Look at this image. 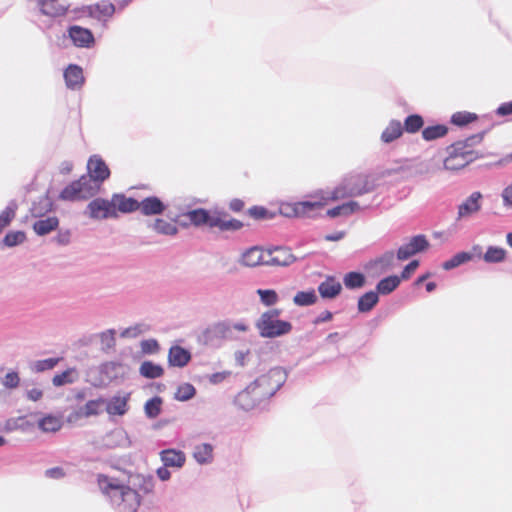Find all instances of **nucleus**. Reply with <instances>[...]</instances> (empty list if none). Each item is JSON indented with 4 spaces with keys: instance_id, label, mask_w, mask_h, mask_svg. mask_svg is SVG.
<instances>
[{
    "instance_id": "nucleus-1",
    "label": "nucleus",
    "mask_w": 512,
    "mask_h": 512,
    "mask_svg": "<svg viewBox=\"0 0 512 512\" xmlns=\"http://www.w3.org/2000/svg\"><path fill=\"white\" fill-rule=\"evenodd\" d=\"M97 482L101 493L115 512H137L141 504V496L135 489L104 474L97 476Z\"/></svg>"
},
{
    "instance_id": "nucleus-2",
    "label": "nucleus",
    "mask_w": 512,
    "mask_h": 512,
    "mask_svg": "<svg viewBox=\"0 0 512 512\" xmlns=\"http://www.w3.org/2000/svg\"><path fill=\"white\" fill-rule=\"evenodd\" d=\"M376 188L375 179L367 174L353 173L345 176L333 189L321 191V200L326 204L328 201H337L344 198H352L372 192Z\"/></svg>"
},
{
    "instance_id": "nucleus-3",
    "label": "nucleus",
    "mask_w": 512,
    "mask_h": 512,
    "mask_svg": "<svg viewBox=\"0 0 512 512\" xmlns=\"http://www.w3.org/2000/svg\"><path fill=\"white\" fill-rule=\"evenodd\" d=\"M483 136L484 133H478L448 146L447 157L443 160L444 169L456 171L476 160L479 154L473 147L483 140Z\"/></svg>"
},
{
    "instance_id": "nucleus-4",
    "label": "nucleus",
    "mask_w": 512,
    "mask_h": 512,
    "mask_svg": "<svg viewBox=\"0 0 512 512\" xmlns=\"http://www.w3.org/2000/svg\"><path fill=\"white\" fill-rule=\"evenodd\" d=\"M280 313L279 309H271L260 316L256 322V328L260 336L276 338L291 332L292 324L288 321L280 320Z\"/></svg>"
},
{
    "instance_id": "nucleus-5",
    "label": "nucleus",
    "mask_w": 512,
    "mask_h": 512,
    "mask_svg": "<svg viewBox=\"0 0 512 512\" xmlns=\"http://www.w3.org/2000/svg\"><path fill=\"white\" fill-rule=\"evenodd\" d=\"M288 377L287 372L281 367H274L266 374L255 379V385H264L266 395H275V393L284 385Z\"/></svg>"
},
{
    "instance_id": "nucleus-6",
    "label": "nucleus",
    "mask_w": 512,
    "mask_h": 512,
    "mask_svg": "<svg viewBox=\"0 0 512 512\" xmlns=\"http://www.w3.org/2000/svg\"><path fill=\"white\" fill-rule=\"evenodd\" d=\"M324 202L321 200V196L319 200L315 201H302L297 203H284L280 205L279 211L281 215L285 217H299L308 214L309 212L322 207Z\"/></svg>"
},
{
    "instance_id": "nucleus-7",
    "label": "nucleus",
    "mask_w": 512,
    "mask_h": 512,
    "mask_svg": "<svg viewBox=\"0 0 512 512\" xmlns=\"http://www.w3.org/2000/svg\"><path fill=\"white\" fill-rule=\"evenodd\" d=\"M86 212L89 217L93 219L117 217V212L113 207L112 199L109 201L103 198H96L88 204Z\"/></svg>"
},
{
    "instance_id": "nucleus-8",
    "label": "nucleus",
    "mask_w": 512,
    "mask_h": 512,
    "mask_svg": "<svg viewBox=\"0 0 512 512\" xmlns=\"http://www.w3.org/2000/svg\"><path fill=\"white\" fill-rule=\"evenodd\" d=\"M266 254V266H289L297 260L287 247H274L267 250Z\"/></svg>"
},
{
    "instance_id": "nucleus-9",
    "label": "nucleus",
    "mask_w": 512,
    "mask_h": 512,
    "mask_svg": "<svg viewBox=\"0 0 512 512\" xmlns=\"http://www.w3.org/2000/svg\"><path fill=\"white\" fill-rule=\"evenodd\" d=\"M429 243L424 235H416L410 241L399 247L397 251L398 260H407L411 256L424 251Z\"/></svg>"
},
{
    "instance_id": "nucleus-10",
    "label": "nucleus",
    "mask_w": 512,
    "mask_h": 512,
    "mask_svg": "<svg viewBox=\"0 0 512 512\" xmlns=\"http://www.w3.org/2000/svg\"><path fill=\"white\" fill-rule=\"evenodd\" d=\"M88 176L102 184L110 176V170L99 155H92L87 162Z\"/></svg>"
},
{
    "instance_id": "nucleus-11",
    "label": "nucleus",
    "mask_w": 512,
    "mask_h": 512,
    "mask_svg": "<svg viewBox=\"0 0 512 512\" xmlns=\"http://www.w3.org/2000/svg\"><path fill=\"white\" fill-rule=\"evenodd\" d=\"M395 254L393 251H386L380 257L370 261L366 266L372 276H379L394 266Z\"/></svg>"
},
{
    "instance_id": "nucleus-12",
    "label": "nucleus",
    "mask_w": 512,
    "mask_h": 512,
    "mask_svg": "<svg viewBox=\"0 0 512 512\" xmlns=\"http://www.w3.org/2000/svg\"><path fill=\"white\" fill-rule=\"evenodd\" d=\"M68 36L76 47L90 48L94 42L93 33L78 25L70 26L68 29Z\"/></svg>"
},
{
    "instance_id": "nucleus-13",
    "label": "nucleus",
    "mask_w": 512,
    "mask_h": 512,
    "mask_svg": "<svg viewBox=\"0 0 512 512\" xmlns=\"http://www.w3.org/2000/svg\"><path fill=\"white\" fill-rule=\"evenodd\" d=\"M482 194L473 192L465 201L458 206L457 220L471 217L481 209Z\"/></svg>"
},
{
    "instance_id": "nucleus-14",
    "label": "nucleus",
    "mask_w": 512,
    "mask_h": 512,
    "mask_svg": "<svg viewBox=\"0 0 512 512\" xmlns=\"http://www.w3.org/2000/svg\"><path fill=\"white\" fill-rule=\"evenodd\" d=\"M214 338H232V322L222 321L215 323L203 332V339L206 344L211 343Z\"/></svg>"
},
{
    "instance_id": "nucleus-15",
    "label": "nucleus",
    "mask_w": 512,
    "mask_h": 512,
    "mask_svg": "<svg viewBox=\"0 0 512 512\" xmlns=\"http://www.w3.org/2000/svg\"><path fill=\"white\" fill-rule=\"evenodd\" d=\"M104 444L108 448H128L132 442L125 429L115 428L105 435Z\"/></svg>"
},
{
    "instance_id": "nucleus-16",
    "label": "nucleus",
    "mask_w": 512,
    "mask_h": 512,
    "mask_svg": "<svg viewBox=\"0 0 512 512\" xmlns=\"http://www.w3.org/2000/svg\"><path fill=\"white\" fill-rule=\"evenodd\" d=\"M166 209V205L156 196H149L139 201L138 210L144 216L161 215Z\"/></svg>"
},
{
    "instance_id": "nucleus-17",
    "label": "nucleus",
    "mask_w": 512,
    "mask_h": 512,
    "mask_svg": "<svg viewBox=\"0 0 512 512\" xmlns=\"http://www.w3.org/2000/svg\"><path fill=\"white\" fill-rule=\"evenodd\" d=\"M37 5L41 13L48 17H60L66 14L69 6L59 3V0H38Z\"/></svg>"
},
{
    "instance_id": "nucleus-18",
    "label": "nucleus",
    "mask_w": 512,
    "mask_h": 512,
    "mask_svg": "<svg viewBox=\"0 0 512 512\" xmlns=\"http://www.w3.org/2000/svg\"><path fill=\"white\" fill-rule=\"evenodd\" d=\"M66 86L71 90L80 89L84 84L83 70L80 66L70 64L64 71Z\"/></svg>"
},
{
    "instance_id": "nucleus-19",
    "label": "nucleus",
    "mask_w": 512,
    "mask_h": 512,
    "mask_svg": "<svg viewBox=\"0 0 512 512\" xmlns=\"http://www.w3.org/2000/svg\"><path fill=\"white\" fill-rule=\"evenodd\" d=\"M235 403L245 411L254 409L261 404L254 393L253 386H247L243 391L238 393L235 398Z\"/></svg>"
},
{
    "instance_id": "nucleus-20",
    "label": "nucleus",
    "mask_w": 512,
    "mask_h": 512,
    "mask_svg": "<svg viewBox=\"0 0 512 512\" xmlns=\"http://www.w3.org/2000/svg\"><path fill=\"white\" fill-rule=\"evenodd\" d=\"M266 255V251L259 247H251L242 254L240 263L247 267L265 265Z\"/></svg>"
},
{
    "instance_id": "nucleus-21",
    "label": "nucleus",
    "mask_w": 512,
    "mask_h": 512,
    "mask_svg": "<svg viewBox=\"0 0 512 512\" xmlns=\"http://www.w3.org/2000/svg\"><path fill=\"white\" fill-rule=\"evenodd\" d=\"M191 359V353L178 345L172 346L168 353V362L173 367H184Z\"/></svg>"
},
{
    "instance_id": "nucleus-22",
    "label": "nucleus",
    "mask_w": 512,
    "mask_h": 512,
    "mask_svg": "<svg viewBox=\"0 0 512 512\" xmlns=\"http://www.w3.org/2000/svg\"><path fill=\"white\" fill-rule=\"evenodd\" d=\"M112 204L116 212L118 210L122 213H132L137 211L139 208L138 200L126 197L123 194H114L112 196Z\"/></svg>"
},
{
    "instance_id": "nucleus-23",
    "label": "nucleus",
    "mask_w": 512,
    "mask_h": 512,
    "mask_svg": "<svg viewBox=\"0 0 512 512\" xmlns=\"http://www.w3.org/2000/svg\"><path fill=\"white\" fill-rule=\"evenodd\" d=\"M342 290V285L334 277H327L325 281L318 286V292L324 299L336 298Z\"/></svg>"
},
{
    "instance_id": "nucleus-24",
    "label": "nucleus",
    "mask_w": 512,
    "mask_h": 512,
    "mask_svg": "<svg viewBox=\"0 0 512 512\" xmlns=\"http://www.w3.org/2000/svg\"><path fill=\"white\" fill-rule=\"evenodd\" d=\"M160 458L163 465L171 468H181L186 461L185 454L175 449H166L160 452Z\"/></svg>"
},
{
    "instance_id": "nucleus-25",
    "label": "nucleus",
    "mask_w": 512,
    "mask_h": 512,
    "mask_svg": "<svg viewBox=\"0 0 512 512\" xmlns=\"http://www.w3.org/2000/svg\"><path fill=\"white\" fill-rule=\"evenodd\" d=\"M129 394L124 396H114L106 403V411L109 415L123 416L128 411Z\"/></svg>"
},
{
    "instance_id": "nucleus-26",
    "label": "nucleus",
    "mask_w": 512,
    "mask_h": 512,
    "mask_svg": "<svg viewBox=\"0 0 512 512\" xmlns=\"http://www.w3.org/2000/svg\"><path fill=\"white\" fill-rule=\"evenodd\" d=\"M186 216L189 218L190 222L196 227L207 225L210 228H214L212 223L213 221H215L216 216H212L206 209L198 208L191 210L187 212Z\"/></svg>"
},
{
    "instance_id": "nucleus-27",
    "label": "nucleus",
    "mask_w": 512,
    "mask_h": 512,
    "mask_svg": "<svg viewBox=\"0 0 512 512\" xmlns=\"http://www.w3.org/2000/svg\"><path fill=\"white\" fill-rule=\"evenodd\" d=\"M214 447L210 443L197 444L193 450V458L200 465L210 464L213 461Z\"/></svg>"
},
{
    "instance_id": "nucleus-28",
    "label": "nucleus",
    "mask_w": 512,
    "mask_h": 512,
    "mask_svg": "<svg viewBox=\"0 0 512 512\" xmlns=\"http://www.w3.org/2000/svg\"><path fill=\"white\" fill-rule=\"evenodd\" d=\"M403 134V126L399 120H391L381 134V141L385 144L392 143Z\"/></svg>"
},
{
    "instance_id": "nucleus-29",
    "label": "nucleus",
    "mask_w": 512,
    "mask_h": 512,
    "mask_svg": "<svg viewBox=\"0 0 512 512\" xmlns=\"http://www.w3.org/2000/svg\"><path fill=\"white\" fill-rule=\"evenodd\" d=\"M361 209L360 204L357 201H348L336 207L327 210L326 215L331 218L338 216H349Z\"/></svg>"
},
{
    "instance_id": "nucleus-30",
    "label": "nucleus",
    "mask_w": 512,
    "mask_h": 512,
    "mask_svg": "<svg viewBox=\"0 0 512 512\" xmlns=\"http://www.w3.org/2000/svg\"><path fill=\"white\" fill-rule=\"evenodd\" d=\"M80 378L78 370L74 367L68 368L65 371L54 375L52 384L55 387H61L67 384L76 383Z\"/></svg>"
},
{
    "instance_id": "nucleus-31",
    "label": "nucleus",
    "mask_w": 512,
    "mask_h": 512,
    "mask_svg": "<svg viewBox=\"0 0 512 512\" xmlns=\"http://www.w3.org/2000/svg\"><path fill=\"white\" fill-rule=\"evenodd\" d=\"M147 226L148 228L161 235L174 236L178 233L177 226L162 218H156L155 220L149 222Z\"/></svg>"
},
{
    "instance_id": "nucleus-32",
    "label": "nucleus",
    "mask_w": 512,
    "mask_h": 512,
    "mask_svg": "<svg viewBox=\"0 0 512 512\" xmlns=\"http://www.w3.org/2000/svg\"><path fill=\"white\" fill-rule=\"evenodd\" d=\"M59 220L56 216H51L45 219H39L33 224L35 233L39 236H44L57 229Z\"/></svg>"
},
{
    "instance_id": "nucleus-33",
    "label": "nucleus",
    "mask_w": 512,
    "mask_h": 512,
    "mask_svg": "<svg viewBox=\"0 0 512 512\" xmlns=\"http://www.w3.org/2000/svg\"><path fill=\"white\" fill-rule=\"evenodd\" d=\"M79 188L83 199H87L95 195L99 189L100 184L88 175L81 176L78 180Z\"/></svg>"
},
{
    "instance_id": "nucleus-34",
    "label": "nucleus",
    "mask_w": 512,
    "mask_h": 512,
    "mask_svg": "<svg viewBox=\"0 0 512 512\" xmlns=\"http://www.w3.org/2000/svg\"><path fill=\"white\" fill-rule=\"evenodd\" d=\"M379 302V295L375 291L364 293L359 299L357 308L360 313L370 312Z\"/></svg>"
},
{
    "instance_id": "nucleus-35",
    "label": "nucleus",
    "mask_w": 512,
    "mask_h": 512,
    "mask_svg": "<svg viewBox=\"0 0 512 512\" xmlns=\"http://www.w3.org/2000/svg\"><path fill=\"white\" fill-rule=\"evenodd\" d=\"M401 282V278L396 275L388 276L381 279L376 285L378 295H388L392 293Z\"/></svg>"
},
{
    "instance_id": "nucleus-36",
    "label": "nucleus",
    "mask_w": 512,
    "mask_h": 512,
    "mask_svg": "<svg viewBox=\"0 0 512 512\" xmlns=\"http://www.w3.org/2000/svg\"><path fill=\"white\" fill-rule=\"evenodd\" d=\"M506 256L507 251L504 248L498 246H488L482 258L486 263L498 264L504 262Z\"/></svg>"
},
{
    "instance_id": "nucleus-37",
    "label": "nucleus",
    "mask_w": 512,
    "mask_h": 512,
    "mask_svg": "<svg viewBox=\"0 0 512 512\" xmlns=\"http://www.w3.org/2000/svg\"><path fill=\"white\" fill-rule=\"evenodd\" d=\"M139 373L147 379H156L164 374V369L162 366L155 364L152 361H144L140 365Z\"/></svg>"
},
{
    "instance_id": "nucleus-38",
    "label": "nucleus",
    "mask_w": 512,
    "mask_h": 512,
    "mask_svg": "<svg viewBox=\"0 0 512 512\" xmlns=\"http://www.w3.org/2000/svg\"><path fill=\"white\" fill-rule=\"evenodd\" d=\"M448 133V127L443 124L427 126L422 130V138L425 141H433L443 138Z\"/></svg>"
},
{
    "instance_id": "nucleus-39",
    "label": "nucleus",
    "mask_w": 512,
    "mask_h": 512,
    "mask_svg": "<svg viewBox=\"0 0 512 512\" xmlns=\"http://www.w3.org/2000/svg\"><path fill=\"white\" fill-rule=\"evenodd\" d=\"M473 259V254L470 252H458L453 257H451L449 260L445 261L442 264V268L444 270H452L454 268L459 267L460 265H463Z\"/></svg>"
},
{
    "instance_id": "nucleus-40",
    "label": "nucleus",
    "mask_w": 512,
    "mask_h": 512,
    "mask_svg": "<svg viewBox=\"0 0 512 512\" xmlns=\"http://www.w3.org/2000/svg\"><path fill=\"white\" fill-rule=\"evenodd\" d=\"M105 400L103 398L90 400L84 406H81L78 410V415L83 417H90L98 415Z\"/></svg>"
},
{
    "instance_id": "nucleus-41",
    "label": "nucleus",
    "mask_w": 512,
    "mask_h": 512,
    "mask_svg": "<svg viewBox=\"0 0 512 512\" xmlns=\"http://www.w3.org/2000/svg\"><path fill=\"white\" fill-rule=\"evenodd\" d=\"M163 400L159 396L149 399L144 405V412L147 418L154 419L160 415L162 411Z\"/></svg>"
},
{
    "instance_id": "nucleus-42",
    "label": "nucleus",
    "mask_w": 512,
    "mask_h": 512,
    "mask_svg": "<svg viewBox=\"0 0 512 512\" xmlns=\"http://www.w3.org/2000/svg\"><path fill=\"white\" fill-rule=\"evenodd\" d=\"M18 204L15 200H11L6 208L0 213V233L6 228L16 215Z\"/></svg>"
},
{
    "instance_id": "nucleus-43",
    "label": "nucleus",
    "mask_w": 512,
    "mask_h": 512,
    "mask_svg": "<svg viewBox=\"0 0 512 512\" xmlns=\"http://www.w3.org/2000/svg\"><path fill=\"white\" fill-rule=\"evenodd\" d=\"M60 358H47L42 360L32 361L29 368L34 373H41L44 371L52 370L59 363Z\"/></svg>"
},
{
    "instance_id": "nucleus-44",
    "label": "nucleus",
    "mask_w": 512,
    "mask_h": 512,
    "mask_svg": "<svg viewBox=\"0 0 512 512\" xmlns=\"http://www.w3.org/2000/svg\"><path fill=\"white\" fill-rule=\"evenodd\" d=\"M98 338L101 344V350L104 352H108L114 349L116 345V330L115 329H107L101 333H99Z\"/></svg>"
},
{
    "instance_id": "nucleus-45",
    "label": "nucleus",
    "mask_w": 512,
    "mask_h": 512,
    "mask_svg": "<svg viewBox=\"0 0 512 512\" xmlns=\"http://www.w3.org/2000/svg\"><path fill=\"white\" fill-rule=\"evenodd\" d=\"M317 295L314 290L299 291L295 294L293 302L297 306H310L317 302Z\"/></svg>"
},
{
    "instance_id": "nucleus-46",
    "label": "nucleus",
    "mask_w": 512,
    "mask_h": 512,
    "mask_svg": "<svg viewBox=\"0 0 512 512\" xmlns=\"http://www.w3.org/2000/svg\"><path fill=\"white\" fill-rule=\"evenodd\" d=\"M79 185L80 184L76 181L70 183L61 191L59 198L66 201H76L83 199Z\"/></svg>"
},
{
    "instance_id": "nucleus-47",
    "label": "nucleus",
    "mask_w": 512,
    "mask_h": 512,
    "mask_svg": "<svg viewBox=\"0 0 512 512\" xmlns=\"http://www.w3.org/2000/svg\"><path fill=\"white\" fill-rule=\"evenodd\" d=\"M61 426V420L53 415H47L38 422V427L43 432H56L61 428Z\"/></svg>"
},
{
    "instance_id": "nucleus-48",
    "label": "nucleus",
    "mask_w": 512,
    "mask_h": 512,
    "mask_svg": "<svg viewBox=\"0 0 512 512\" xmlns=\"http://www.w3.org/2000/svg\"><path fill=\"white\" fill-rule=\"evenodd\" d=\"M424 125L422 116L418 114H412L405 118L403 131L414 134L418 132Z\"/></svg>"
},
{
    "instance_id": "nucleus-49",
    "label": "nucleus",
    "mask_w": 512,
    "mask_h": 512,
    "mask_svg": "<svg viewBox=\"0 0 512 512\" xmlns=\"http://www.w3.org/2000/svg\"><path fill=\"white\" fill-rule=\"evenodd\" d=\"M52 209V202L48 197H41L34 202L30 211L33 217H42Z\"/></svg>"
},
{
    "instance_id": "nucleus-50",
    "label": "nucleus",
    "mask_w": 512,
    "mask_h": 512,
    "mask_svg": "<svg viewBox=\"0 0 512 512\" xmlns=\"http://www.w3.org/2000/svg\"><path fill=\"white\" fill-rule=\"evenodd\" d=\"M212 225L214 228H219L221 231H237L243 227V223L237 219L224 220L218 216H216Z\"/></svg>"
},
{
    "instance_id": "nucleus-51",
    "label": "nucleus",
    "mask_w": 512,
    "mask_h": 512,
    "mask_svg": "<svg viewBox=\"0 0 512 512\" xmlns=\"http://www.w3.org/2000/svg\"><path fill=\"white\" fill-rule=\"evenodd\" d=\"M343 283L348 289L361 288L365 284V277L360 272H349L344 276Z\"/></svg>"
},
{
    "instance_id": "nucleus-52",
    "label": "nucleus",
    "mask_w": 512,
    "mask_h": 512,
    "mask_svg": "<svg viewBox=\"0 0 512 512\" xmlns=\"http://www.w3.org/2000/svg\"><path fill=\"white\" fill-rule=\"evenodd\" d=\"M115 12V6L109 2L97 3L90 8V14L94 17H111Z\"/></svg>"
},
{
    "instance_id": "nucleus-53",
    "label": "nucleus",
    "mask_w": 512,
    "mask_h": 512,
    "mask_svg": "<svg viewBox=\"0 0 512 512\" xmlns=\"http://www.w3.org/2000/svg\"><path fill=\"white\" fill-rule=\"evenodd\" d=\"M477 119V115L467 111H459L451 116V123L462 127Z\"/></svg>"
},
{
    "instance_id": "nucleus-54",
    "label": "nucleus",
    "mask_w": 512,
    "mask_h": 512,
    "mask_svg": "<svg viewBox=\"0 0 512 512\" xmlns=\"http://www.w3.org/2000/svg\"><path fill=\"white\" fill-rule=\"evenodd\" d=\"M196 394L195 387L190 383H183L181 384L176 393H175V399L181 402L188 401L192 399Z\"/></svg>"
},
{
    "instance_id": "nucleus-55",
    "label": "nucleus",
    "mask_w": 512,
    "mask_h": 512,
    "mask_svg": "<svg viewBox=\"0 0 512 512\" xmlns=\"http://www.w3.org/2000/svg\"><path fill=\"white\" fill-rule=\"evenodd\" d=\"M26 239L25 233L22 231H10L8 232L4 239L3 244L7 247H14L21 243H23Z\"/></svg>"
},
{
    "instance_id": "nucleus-56",
    "label": "nucleus",
    "mask_w": 512,
    "mask_h": 512,
    "mask_svg": "<svg viewBox=\"0 0 512 512\" xmlns=\"http://www.w3.org/2000/svg\"><path fill=\"white\" fill-rule=\"evenodd\" d=\"M257 294L259 295L261 302L266 306H272L278 302V295L275 290L258 289Z\"/></svg>"
},
{
    "instance_id": "nucleus-57",
    "label": "nucleus",
    "mask_w": 512,
    "mask_h": 512,
    "mask_svg": "<svg viewBox=\"0 0 512 512\" xmlns=\"http://www.w3.org/2000/svg\"><path fill=\"white\" fill-rule=\"evenodd\" d=\"M145 331L144 324H136L134 326H130L121 331L120 336L122 338H136L141 335Z\"/></svg>"
},
{
    "instance_id": "nucleus-58",
    "label": "nucleus",
    "mask_w": 512,
    "mask_h": 512,
    "mask_svg": "<svg viewBox=\"0 0 512 512\" xmlns=\"http://www.w3.org/2000/svg\"><path fill=\"white\" fill-rule=\"evenodd\" d=\"M19 383L20 377L15 371L8 372L2 380V384L8 389H14L18 387Z\"/></svg>"
},
{
    "instance_id": "nucleus-59",
    "label": "nucleus",
    "mask_w": 512,
    "mask_h": 512,
    "mask_svg": "<svg viewBox=\"0 0 512 512\" xmlns=\"http://www.w3.org/2000/svg\"><path fill=\"white\" fill-rule=\"evenodd\" d=\"M141 351L144 354H155L159 351V344L155 339L143 340L140 344Z\"/></svg>"
},
{
    "instance_id": "nucleus-60",
    "label": "nucleus",
    "mask_w": 512,
    "mask_h": 512,
    "mask_svg": "<svg viewBox=\"0 0 512 512\" xmlns=\"http://www.w3.org/2000/svg\"><path fill=\"white\" fill-rule=\"evenodd\" d=\"M248 214L257 220L269 218L270 212L262 206H253L249 208Z\"/></svg>"
},
{
    "instance_id": "nucleus-61",
    "label": "nucleus",
    "mask_w": 512,
    "mask_h": 512,
    "mask_svg": "<svg viewBox=\"0 0 512 512\" xmlns=\"http://www.w3.org/2000/svg\"><path fill=\"white\" fill-rule=\"evenodd\" d=\"M66 473L62 467H53L45 471V476L51 479H62Z\"/></svg>"
},
{
    "instance_id": "nucleus-62",
    "label": "nucleus",
    "mask_w": 512,
    "mask_h": 512,
    "mask_svg": "<svg viewBox=\"0 0 512 512\" xmlns=\"http://www.w3.org/2000/svg\"><path fill=\"white\" fill-rule=\"evenodd\" d=\"M55 241L59 245H68L71 241V232L70 230H60L55 237Z\"/></svg>"
},
{
    "instance_id": "nucleus-63",
    "label": "nucleus",
    "mask_w": 512,
    "mask_h": 512,
    "mask_svg": "<svg viewBox=\"0 0 512 512\" xmlns=\"http://www.w3.org/2000/svg\"><path fill=\"white\" fill-rule=\"evenodd\" d=\"M496 114L502 117L512 115V101L502 103L496 109Z\"/></svg>"
},
{
    "instance_id": "nucleus-64",
    "label": "nucleus",
    "mask_w": 512,
    "mask_h": 512,
    "mask_svg": "<svg viewBox=\"0 0 512 512\" xmlns=\"http://www.w3.org/2000/svg\"><path fill=\"white\" fill-rule=\"evenodd\" d=\"M502 199L504 206H512V183L502 191Z\"/></svg>"
}]
</instances>
